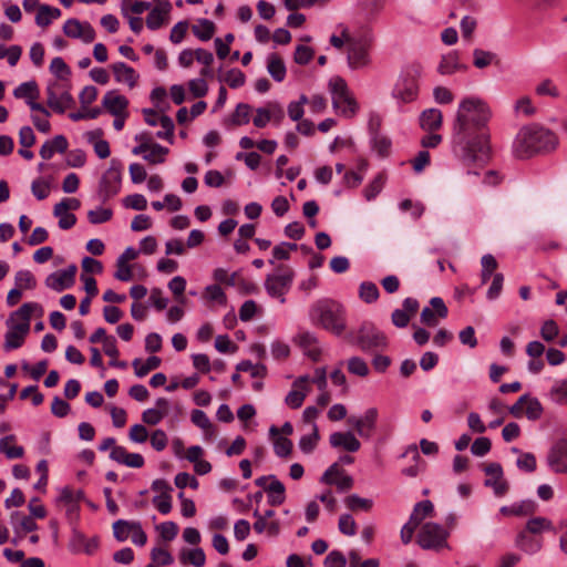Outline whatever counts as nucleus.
Masks as SVG:
<instances>
[{"label":"nucleus","mask_w":567,"mask_h":567,"mask_svg":"<svg viewBox=\"0 0 567 567\" xmlns=\"http://www.w3.org/2000/svg\"><path fill=\"white\" fill-rule=\"evenodd\" d=\"M31 192L38 200H43L50 194V184L40 178L35 179L31 184Z\"/></svg>","instance_id":"338daca9"},{"label":"nucleus","mask_w":567,"mask_h":567,"mask_svg":"<svg viewBox=\"0 0 567 567\" xmlns=\"http://www.w3.org/2000/svg\"><path fill=\"white\" fill-rule=\"evenodd\" d=\"M558 138L554 132L533 124L519 130L514 141V154L517 158H529L536 154L547 153L556 148Z\"/></svg>","instance_id":"f03ea898"},{"label":"nucleus","mask_w":567,"mask_h":567,"mask_svg":"<svg viewBox=\"0 0 567 567\" xmlns=\"http://www.w3.org/2000/svg\"><path fill=\"white\" fill-rule=\"evenodd\" d=\"M168 11L161 10L159 8H153L146 17V25L151 30L159 29L168 16Z\"/></svg>","instance_id":"c03bdc74"},{"label":"nucleus","mask_w":567,"mask_h":567,"mask_svg":"<svg viewBox=\"0 0 567 567\" xmlns=\"http://www.w3.org/2000/svg\"><path fill=\"white\" fill-rule=\"evenodd\" d=\"M380 296L379 288L374 282L363 281L359 287V297L365 303H373Z\"/></svg>","instance_id":"ea45409f"},{"label":"nucleus","mask_w":567,"mask_h":567,"mask_svg":"<svg viewBox=\"0 0 567 567\" xmlns=\"http://www.w3.org/2000/svg\"><path fill=\"white\" fill-rule=\"evenodd\" d=\"M467 66L460 62V55L456 51H452L443 55L437 66V71L442 75L452 74L456 71H464Z\"/></svg>","instance_id":"393cba45"},{"label":"nucleus","mask_w":567,"mask_h":567,"mask_svg":"<svg viewBox=\"0 0 567 567\" xmlns=\"http://www.w3.org/2000/svg\"><path fill=\"white\" fill-rule=\"evenodd\" d=\"M271 482L266 487V491L268 494V503L271 506H279L281 505L286 499V488L285 485L277 480L275 475H269Z\"/></svg>","instance_id":"cd10ccee"},{"label":"nucleus","mask_w":567,"mask_h":567,"mask_svg":"<svg viewBox=\"0 0 567 567\" xmlns=\"http://www.w3.org/2000/svg\"><path fill=\"white\" fill-rule=\"evenodd\" d=\"M543 530H554L551 520L546 517H533L526 523V533L539 534Z\"/></svg>","instance_id":"79ce46f5"},{"label":"nucleus","mask_w":567,"mask_h":567,"mask_svg":"<svg viewBox=\"0 0 567 567\" xmlns=\"http://www.w3.org/2000/svg\"><path fill=\"white\" fill-rule=\"evenodd\" d=\"M411 455L412 460L415 462V464L405 467L402 470V474L409 477H415L419 475V473L422 471L421 463L424 465V462L422 461L417 446L415 444H411L406 447L404 453L402 454V457Z\"/></svg>","instance_id":"f704fd0d"},{"label":"nucleus","mask_w":567,"mask_h":567,"mask_svg":"<svg viewBox=\"0 0 567 567\" xmlns=\"http://www.w3.org/2000/svg\"><path fill=\"white\" fill-rule=\"evenodd\" d=\"M60 17L61 10L59 8L42 4L39 7L38 13L35 16V23L41 28H45L50 25L53 20Z\"/></svg>","instance_id":"c9c22d12"},{"label":"nucleus","mask_w":567,"mask_h":567,"mask_svg":"<svg viewBox=\"0 0 567 567\" xmlns=\"http://www.w3.org/2000/svg\"><path fill=\"white\" fill-rule=\"evenodd\" d=\"M14 282L20 290L34 289L37 286V280L29 270H19L14 276Z\"/></svg>","instance_id":"864d4df0"},{"label":"nucleus","mask_w":567,"mask_h":567,"mask_svg":"<svg viewBox=\"0 0 567 567\" xmlns=\"http://www.w3.org/2000/svg\"><path fill=\"white\" fill-rule=\"evenodd\" d=\"M491 112L480 99L466 97L457 109L452 130V152L465 166L483 165L489 156L486 124Z\"/></svg>","instance_id":"f257e3e1"},{"label":"nucleus","mask_w":567,"mask_h":567,"mask_svg":"<svg viewBox=\"0 0 567 567\" xmlns=\"http://www.w3.org/2000/svg\"><path fill=\"white\" fill-rule=\"evenodd\" d=\"M81 207V202L78 198H63L53 207V215H61L69 210H78Z\"/></svg>","instance_id":"e2e57ef3"},{"label":"nucleus","mask_w":567,"mask_h":567,"mask_svg":"<svg viewBox=\"0 0 567 567\" xmlns=\"http://www.w3.org/2000/svg\"><path fill=\"white\" fill-rule=\"evenodd\" d=\"M78 267L72 264L63 270L50 274L45 279V286L56 292L71 288L75 281Z\"/></svg>","instance_id":"f8f14e48"},{"label":"nucleus","mask_w":567,"mask_h":567,"mask_svg":"<svg viewBox=\"0 0 567 567\" xmlns=\"http://www.w3.org/2000/svg\"><path fill=\"white\" fill-rule=\"evenodd\" d=\"M123 164L118 158H112L110 167L102 175L99 183L97 195L102 203H106L121 189Z\"/></svg>","instance_id":"20e7f679"},{"label":"nucleus","mask_w":567,"mask_h":567,"mask_svg":"<svg viewBox=\"0 0 567 567\" xmlns=\"http://www.w3.org/2000/svg\"><path fill=\"white\" fill-rule=\"evenodd\" d=\"M274 451L279 457H287L291 454L292 442L284 436H278L274 442Z\"/></svg>","instance_id":"0e129e2a"},{"label":"nucleus","mask_w":567,"mask_h":567,"mask_svg":"<svg viewBox=\"0 0 567 567\" xmlns=\"http://www.w3.org/2000/svg\"><path fill=\"white\" fill-rule=\"evenodd\" d=\"M442 112L437 109H429L422 112L420 125L425 131H435L442 125Z\"/></svg>","instance_id":"c85d7f7f"},{"label":"nucleus","mask_w":567,"mask_h":567,"mask_svg":"<svg viewBox=\"0 0 567 567\" xmlns=\"http://www.w3.org/2000/svg\"><path fill=\"white\" fill-rule=\"evenodd\" d=\"M484 472L487 476L485 480V486L492 487L496 496H503L508 491V484L503 478V467L499 463H489L484 467Z\"/></svg>","instance_id":"2eb2a0df"},{"label":"nucleus","mask_w":567,"mask_h":567,"mask_svg":"<svg viewBox=\"0 0 567 567\" xmlns=\"http://www.w3.org/2000/svg\"><path fill=\"white\" fill-rule=\"evenodd\" d=\"M380 125L379 120L374 124L373 120L370 121V130H371V142L372 147L378 154L382 157L388 156L391 151V140L379 133L378 126Z\"/></svg>","instance_id":"4be33fe9"},{"label":"nucleus","mask_w":567,"mask_h":567,"mask_svg":"<svg viewBox=\"0 0 567 567\" xmlns=\"http://www.w3.org/2000/svg\"><path fill=\"white\" fill-rule=\"evenodd\" d=\"M183 561H188L190 565L202 567L205 565L206 556L202 548L197 547L188 550L187 554L182 555Z\"/></svg>","instance_id":"052dcab7"},{"label":"nucleus","mask_w":567,"mask_h":567,"mask_svg":"<svg viewBox=\"0 0 567 567\" xmlns=\"http://www.w3.org/2000/svg\"><path fill=\"white\" fill-rule=\"evenodd\" d=\"M14 440V435H7L0 439V453H3L9 460L20 458L24 454L22 446H9V443Z\"/></svg>","instance_id":"58836bf2"},{"label":"nucleus","mask_w":567,"mask_h":567,"mask_svg":"<svg viewBox=\"0 0 567 567\" xmlns=\"http://www.w3.org/2000/svg\"><path fill=\"white\" fill-rule=\"evenodd\" d=\"M135 522H128L125 519H118L113 523V535L116 540L125 542L130 534L133 533V526Z\"/></svg>","instance_id":"37998d69"},{"label":"nucleus","mask_w":567,"mask_h":567,"mask_svg":"<svg viewBox=\"0 0 567 567\" xmlns=\"http://www.w3.org/2000/svg\"><path fill=\"white\" fill-rule=\"evenodd\" d=\"M37 309H41V306L37 302H25L18 310L11 313L10 318L11 322H14V318H20L22 321L20 323H27L30 328V320L32 312Z\"/></svg>","instance_id":"a19ab883"},{"label":"nucleus","mask_w":567,"mask_h":567,"mask_svg":"<svg viewBox=\"0 0 567 567\" xmlns=\"http://www.w3.org/2000/svg\"><path fill=\"white\" fill-rule=\"evenodd\" d=\"M549 396L556 403H567V378L554 383L549 391Z\"/></svg>","instance_id":"3c124183"},{"label":"nucleus","mask_w":567,"mask_h":567,"mask_svg":"<svg viewBox=\"0 0 567 567\" xmlns=\"http://www.w3.org/2000/svg\"><path fill=\"white\" fill-rule=\"evenodd\" d=\"M193 33L202 41H208L215 33V24L210 20L200 19L192 27Z\"/></svg>","instance_id":"4c0bfd02"},{"label":"nucleus","mask_w":567,"mask_h":567,"mask_svg":"<svg viewBox=\"0 0 567 567\" xmlns=\"http://www.w3.org/2000/svg\"><path fill=\"white\" fill-rule=\"evenodd\" d=\"M447 537L449 532L444 529L443 526L436 523L429 522L422 525L416 537V543L423 549L439 550L447 546Z\"/></svg>","instance_id":"0eeeda50"},{"label":"nucleus","mask_w":567,"mask_h":567,"mask_svg":"<svg viewBox=\"0 0 567 567\" xmlns=\"http://www.w3.org/2000/svg\"><path fill=\"white\" fill-rule=\"evenodd\" d=\"M430 305L432 308L425 307L421 311V322L429 327H434L437 324L435 316L444 319L447 317L449 310L443 299L440 297L431 298Z\"/></svg>","instance_id":"f3484780"},{"label":"nucleus","mask_w":567,"mask_h":567,"mask_svg":"<svg viewBox=\"0 0 567 567\" xmlns=\"http://www.w3.org/2000/svg\"><path fill=\"white\" fill-rule=\"evenodd\" d=\"M162 363L161 358L156 355L148 357L144 362L142 359L136 358L132 362V367L134 368V373L137 378H143L147 375L152 370L157 369Z\"/></svg>","instance_id":"7c9ffc66"},{"label":"nucleus","mask_w":567,"mask_h":567,"mask_svg":"<svg viewBox=\"0 0 567 567\" xmlns=\"http://www.w3.org/2000/svg\"><path fill=\"white\" fill-rule=\"evenodd\" d=\"M319 441V431L317 424H312V433L303 435L299 441V447L303 453H311Z\"/></svg>","instance_id":"de8ad7c7"},{"label":"nucleus","mask_w":567,"mask_h":567,"mask_svg":"<svg viewBox=\"0 0 567 567\" xmlns=\"http://www.w3.org/2000/svg\"><path fill=\"white\" fill-rule=\"evenodd\" d=\"M112 70L117 82H124L130 87L136 85L138 75L132 66L124 62H116L112 65Z\"/></svg>","instance_id":"a878e982"},{"label":"nucleus","mask_w":567,"mask_h":567,"mask_svg":"<svg viewBox=\"0 0 567 567\" xmlns=\"http://www.w3.org/2000/svg\"><path fill=\"white\" fill-rule=\"evenodd\" d=\"M348 44V64L351 69L358 70L368 66L371 63L369 50L371 38L347 37Z\"/></svg>","instance_id":"423d86ee"},{"label":"nucleus","mask_w":567,"mask_h":567,"mask_svg":"<svg viewBox=\"0 0 567 567\" xmlns=\"http://www.w3.org/2000/svg\"><path fill=\"white\" fill-rule=\"evenodd\" d=\"M434 512L433 503L429 499L419 502L414 505L409 522L419 526L426 517L432 516Z\"/></svg>","instance_id":"c756f323"},{"label":"nucleus","mask_w":567,"mask_h":567,"mask_svg":"<svg viewBox=\"0 0 567 567\" xmlns=\"http://www.w3.org/2000/svg\"><path fill=\"white\" fill-rule=\"evenodd\" d=\"M348 371L354 375L364 378L369 374V367L362 358L352 357L348 360Z\"/></svg>","instance_id":"6e6d98bb"},{"label":"nucleus","mask_w":567,"mask_h":567,"mask_svg":"<svg viewBox=\"0 0 567 567\" xmlns=\"http://www.w3.org/2000/svg\"><path fill=\"white\" fill-rule=\"evenodd\" d=\"M515 545L527 554H536L542 549V542L529 536L525 530L520 532L515 539Z\"/></svg>","instance_id":"72a5a7b5"},{"label":"nucleus","mask_w":567,"mask_h":567,"mask_svg":"<svg viewBox=\"0 0 567 567\" xmlns=\"http://www.w3.org/2000/svg\"><path fill=\"white\" fill-rule=\"evenodd\" d=\"M309 375H301L292 383V389L285 399L288 406L291 409H298L302 405L307 392L309 391Z\"/></svg>","instance_id":"a211bd4d"},{"label":"nucleus","mask_w":567,"mask_h":567,"mask_svg":"<svg viewBox=\"0 0 567 567\" xmlns=\"http://www.w3.org/2000/svg\"><path fill=\"white\" fill-rule=\"evenodd\" d=\"M33 516H25L21 512H12L10 515L11 524L13 525L14 532L19 533V527L25 532L31 533L38 529V524L34 522Z\"/></svg>","instance_id":"473e14b6"},{"label":"nucleus","mask_w":567,"mask_h":567,"mask_svg":"<svg viewBox=\"0 0 567 567\" xmlns=\"http://www.w3.org/2000/svg\"><path fill=\"white\" fill-rule=\"evenodd\" d=\"M251 107L247 103H239L231 115V123L234 125H245L249 123Z\"/></svg>","instance_id":"8fccbe9b"},{"label":"nucleus","mask_w":567,"mask_h":567,"mask_svg":"<svg viewBox=\"0 0 567 567\" xmlns=\"http://www.w3.org/2000/svg\"><path fill=\"white\" fill-rule=\"evenodd\" d=\"M113 216L111 208L99 207L96 209L89 210L87 219L91 224L97 225L109 221Z\"/></svg>","instance_id":"13d9d810"},{"label":"nucleus","mask_w":567,"mask_h":567,"mask_svg":"<svg viewBox=\"0 0 567 567\" xmlns=\"http://www.w3.org/2000/svg\"><path fill=\"white\" fill-rule=\"evenodd\" d=\"M385 0H359V13L365 21L374 20L384 9Z\"/></svg>","instance_id":"bb28decb"},{"label":"nucleus","mask_w":567,"mask_h":567,"mask_svg":"<svg viewBox=\"0 0 567 567\" xmlns=\"http://www.w3.org/2000/svg\"><path fill=\"white\" fill-rule=\"evenodd\" d=\"M346 505L351 511H370L372 508L373 502L369 498H362L357 494H352L346 498Z\"/></svg>","instance_id":"5fc2aeb1"},{"label":"nucleus","mask_w":567,"mask_h":567,"mask_svg":"<svg viewBox=\"0 0 567 567\" xmlns=\"http://www.w3.org/2000/svg\"><path fill=\"white\" fill-rule=\"evenodd\" d=\"M309 318L313 326L336 336H341L347 329L346 308L330 298H322L313 302L309 309Z\"/></svg>","instance_id":"7ed1b4c3"},{"label":"nucleus","mask_w":567,"mask_h":567,"mask_svg":"<svg viewBox=\"0 0 567 567\" xmlns=\"http://www.w3.org/2000/svg\"><path fill=\"white\" fill-rule=\"evenodd\" d=\"M295 278V271L285 265H279L276 272L268 275L265 280V288L269 296L280 298L284 303L286 301L285 295L289 291Z\"/></svg>","instance_id":"39448f33"},{"label":"nucleus","mask_w":567,"mask_h":567,"mask_svg":"<svg viewBox=\"0 0 567 567\" xmlns=\"http://www.w3.org/2000/svg\"><path fill=\"white\" fill-rule=\"evenodd\" d=\"M50 71L59 79V80H68L71 75V69L64 62V60L60 56L52 59L50 63Z\"/></svg>","instance_id":"603ef678"},{"label":"nucleus","mask_w":567,"mask_h":567,"mask_svg":"<svg viewBox=\"0 0 567 567\" xmlns=\"http://www.w3.org/2000/svg\"><path fill=\"white\" fill-rule=\"evenodd\" d=\"M547 464L555 473H567V439L558 440L550 447Z\"/></svg>","instance_id":"ddd939ff"},{"label":"nucleus","mask_w":567,"mask_h":567,"mask_svg":"<svg viewBox=\"0 0 567 567\" xmlns=\"http://www.w3.org/2000/svg\"><path fill=\"white\" fill-rule=\"evenodd\" d=\"M158 124L162 126V131L156 133V137L166 140L172 144L175 127L173 120L168 115H162L158 118Z\"/></svg>","instance_id":"49530a36"},{"label":"nucleus","mask_w":567,"mask_h":567,"mask_svg":"<svg viewBox=\"0 0 567 567\" xmlns=\"http://www.w3.org/2000/svg\"><path fill=\"white\" fill-rule=\"evenodd\" d=\"M156 528L159 532L161 537L165 542L173 540L177 536V533H178V526L174 522H164V523L159 524Z\"/></svg>","instance_id":"69168bd1"},{"label":"nucleus","mask_w":567,"mask_h":567,"mask_svg":"<svg viewBox=\"0 0 567 567\" xmlns=\"http://www.w3.org/2000/svg\"><path fill=\"white\" fill-rule=\"evenodd\" d=\"M16 99H23L28 101L37 100L39 97V86L35 81L23 82L13 90Z\"/></svg>","instance_id":"e433bc0d"},{"label":"nucleus","mask_w":567,"mask_h":567,"mask_svg":"<svg viewBox=\"0 0 567 567\" xmlns=\"http://www.w3.org/2000/svg\"><path fill=\"white\" fill-rule=\"evenodd\" d=\"M99 547V538L92 537L87 539L83 533L78 529H73L72 536L69 543V549L74 553H85L86 555H92Z\"/></svg>","instance_id":"6ab92c4d"},{"label":"nucleus","mask_w":567,"mask_h":567,"mask_svg":"<svg viewBox=\"0 0 567 567\" xmlns=\"http://www.w3.org/2000/svg\"><path fill=\"white\" fill-rule=\"evenodd\" d=\"M417 93L416 78L411 73L402 74L392 90V96L400 103L413 102L417 97Z\"/></svg>","instance_id":"9d476101"},{"label":"nucleus","mask_w":567,"mask_h":567,"mask_svg":"<svg viewBox=\"0 0 567 567\" xmlns=\"http://www.w3.org/2000/svg\"><path fill=\"white\" fill-rule=\"evenodd\" d=\"M332 105L336 110H339L340 114L344 117L354 116L359 109V105L351 93L334 96Z\"/></svg>","instance_id":"b1692460"},{"label":"nucleus","mask_w":567,"mask_h":567,"mask_svg":"<svg viewBox=\"0 0 567 567\" xmlns=\"http://www.w3.org/2000/svg\"><path fill=\"white\" fill-rule=\"evenodd\" d=\"M168 153V148L157 143L151 145L148 152L143 156L151 164H159L165 161L164 156Z\"/></svg>","instance_id":"09e8293b"},{"label":"nucleus","mask_w":567,"mask_h":567,"mask_svg":"<svg viewBox=\"0 0 567 567\" xmlns=\"http://www.w3.org/2000/svg\"><path fill=\"white\" fill-rule=\"evenodd\" d=\"M267 71L277 82H282L286 78V65L282 59L276 53H271L267 59Z\"/></svg>","instance_id":"2f4dec72"},{"label":"nucleus","mask_w":567,"mask_h":567,"mask_svg":"<svg viewBox=\"0 0 567 567\" xmlns=\"http://www.w3.org/2000/svg\"><path fill=\"white\" fill-rule=\"evenodd\" d=\"M482 264V274L481 281L482 285H485L493 275V271L497 268V260L491 254H486L481 259Z\"/></svg>","instance_id":"a18cd8bd"},{"label":"nucleus","mask_w":567,"mask_h":567,"mask_svg":"<svg viewBox=\"0 0 567 567\" xmlns=\"http://www.w3.org/2000/svg\"><path fill=\"white\" fill-rule=\"evenodd\" d=\"M238 372H250L252 378L264 377L266 374V367L264 364H252L249 360H243L236 367Z\"/></svg>","instance_id":"bf43d9fd"},{"label":"nucleus","mask_w":567,"mask_h":567,"mask_svg":"<svg viewBox=\"0 0 567 567\" xmlns=\"http://www.w3.org/2000/svg\"><path fill=\"white\" fill-rule=\"evenodd\" d=\"M324 567H346L347 559L339 550L330 551L323 561Z\"/></svg>","instance_id":"774afa93"},{"label":"nucleus","mask_w":567,"mask_h":567,"mask_svg":"<svg viewBox=\"0 0 567 567\" xmlns=\"http://www.w3.org/2000/svg\"><path fill=\"white\" fill-rule=\"evenodd\" d=\"M102 105L113 116H121L127 109L128 100L116 91H109L102 99Z\"/></svg>","instance_id":"412c9836"},{"label":"nucleus","mask_w":567,"mask_h":567,"mask_svg":"<svg viewBox=\"0 0 567 567\" xmlns=\"http://www.w3.org/2000/svg\"><path fill=\"white\" fill-rule=\"evenodd\" d=\"M320 482L327 485H336L341 492L349 491L353 486V478L349 475H344L343 471L339 468L338 463H333L326 470Z\"/></svg>","instance_id":"dca6fc26"},{"label":"nucleus","mask_w":567,"mask_h":567,"mask_svg":"<svg viewBox=\"0 0 567 567\" xmlns=\"http://www.w3.org/2000/svg\"><path fill=\"white\" fill-rule=\"evenodd\" d=\"M329 443L334 449H343L347 452L354 453L360 450L361 443L355 435L348 432H333L330 434Z\"/></svg>","instance_id":"aec40b11"},{"label":"nucleus","mask_w":567,"mask_h":567,"mask_svg":"<svg viewBox=\"0 0 567 567\" xmlns=\"http://www.w3.org/2000/svg\"><path fill=\"white\" fill-rule=\"evenodd\" d=\"M496 55L493 52L485 51L482 49H475L473 51V64L477 69H484L488 66Z\"/></svg>","instance_id":"4d7b16f0"},{"label":"nucleus","mask_w":567,"mask_h":567,"mask_svg":"<svg viewBox=\"0 0 567 567\" xmlns=\"http://www.w3.org/2000/svg\"><path fill=\"white\" fill-rule=\"evenodd\" d=\"M536 464L535 455L529 452L520 453L516 461L517 467L527 473H533L536 470Z\"/></svg>","instance_id":"680f3d73"},{"label":"nucleus","mask_w":567,"mask_h":567,"mask_svg":"<svg viewBox=\"0 0 567 567\" xmlns=\"http://www.w3.org/2000/svg\"><path fill=\"white\" fill-rule=\"evenodd\" d=\"M355 343L364 352L384 349L388 346L385 334L372 322H363L355 337Z\"/></svg>","instance_id":"6e6552de"},{"label":"nucleus","mask_w":567,"mask_h":567,"mask_svg":"<svg viewBox=\"0 0 567 567\" xmlns=\"http://www.w3.org/2000/svg\"><path fill=\"white\" fill-rule=\"evenodd\" d=\"M61 85L58 82H50L47 86L48 106L54 112L63 114L66 109L73 106L74 99L69 89L61 91Z\"/></svg>","instance_id":"1a4fd4ad"},{"label":"nucleus","mask_w":567,"mask_h":567,"mask_svg":"<svg viewBox=\"0 0 567 567\" xmlns=\"http://www.w3.org/2000/svg\"><path fill=\"white\" fill-rule=\"evenodd\" d=\"M378 416V409L369 408L362 416H349L347 422L354 427L359 436L369 440L375 430Z\"/></svg>","instance_id":"9b49d317"},{"label":"nucleus","mask_w":567,"mask_h":567,"mask_svg":"<svg viewBox=\"0 0 567 567\" xmlns=\"http://www.w3.org/2000/svg\"><path fill=\"white\" fill-rule=\"evenodd\" d=\"M69 146L68 140L64 135H56L52 140L47 141L40 148V156L43 159H50L55 152L64 153Z\"/></svg>","instance_id":"5701e85b"},{"label":"nucleus","mask_w":567,"mask_h":567,"mask_svg":"<svg viewBox=\"0 0 567 567\" xmlns=\"http://www.w3.org/2000/svg\"><path fill=\"white\" fill-rule=\"evenodd\" d=\"M8 331L4 334V344L3 349L6 351H11L19 349L29 332V327L27 323H17L11 322V319L7 320Z\"/></svg>","instance_id":"4468645a"}]
</instances>
